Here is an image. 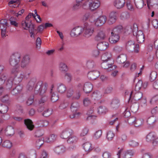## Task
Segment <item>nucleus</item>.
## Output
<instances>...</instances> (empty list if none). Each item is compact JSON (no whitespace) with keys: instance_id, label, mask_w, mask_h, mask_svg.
I'll return each instance as SVG.
<instances>
[{"instance_id":"20e7f679","label":"nucleus","mask_w":158,"mask_h":158,"mask_svg":"<svg viewBox=\"0 0 158 158\" xmlns=\"http://www.w3.org/2000/svg\"><path fill=\"white\" fill-rule=\"evenodd\" d=\"M133 34L134 36H136L137 41L139 43H142L144 41V35L142 31H138L137 24H134L133 27Z\"/></svg>"},{"instance_id":"bf43d9fd","label":"nucleus","mask_w":158,"mask_h":158,"mask_svg":"<svg viewBox=\"0 0 158 158\" xmlns=\"http://www.w3.org/2000/svg\"><path fill=\"white\" fill-rule=\"evenodd\" d=\"M142 87V81L141 80H139L136 85L135 90H139Z\"/></svg>"},{"instance_id":"a878e982","label":"nucleus","mask_w":158,"mask_h":158,"mask_svg":"<svg viewBox=\"0 0 158 158\" xmlns=\"http://www.w3.org/2000/svg\"><path fill=\"white\" fill-rule=\"evenodd\" d=\"M106 37L105 32L102 30H100L95 37L96 40L99 41L104 40Z\"/></svg>"},{"instance_id":"69168bd1","label":"nucleus","mask_w":158,"mask_h":158,"mask_svg":"<svg viewBox=\"0 0 158 158\" xmlns=\"http://www.w3.org/2000/svg\"><path fill=\"white\" fill-rule=\"evenodd\" d=\"M102 132L101 130H99L96 132L95 133L94 138L96 139H98L100 138L102 135Z\"/></svg>"},{"instance_id":"37998d69","label":"nucleus","mask_w":158,"mask_h":158,"mask_svg":"<svg viewBox=\"0 0 158 158\" xmlns=\"http://www.w3.org/2000/svg\"><path fill=\"white\" fill-rule=\"evenodd\" d=\"M20 3V2L19 1L12 0L9 2L8 5L10 6H12L14 8H17L19 6Z\"/></svg>"},{"instance_id":"4be33fe9","label":"nucleus","mask_w":158,"mask_h":158,"mask_svg":"<svg viewBox=\"0 0 158 158\" xmlns=\"http://www.w3.org/2000/svg\"><path fill=\"white\" fill-rule=\"evenodd\" d=\"M24 123L26 126L27 128L30 131L32 130L34 127V126L31 120L29 119H27L24 120Z\"/></svg>"},{"instance_id":"f704fd0d","label":"nucleus","mask_w":158,"mask_h":158,"mask_svg":"<svg viewBox=\"0 0 158 158\" xmlns=\"http://www.w3.org/2000/svg\"><path fill=\"white\" fill-rule=\"evenodd\" d=\"M59 69L61 72H67L68 68L66 64L63 62H60L59 65Z\"/></svg>"},{"instance_id":"79ce46f5","label":"nucleus","mask_w":158,"mask_h":158,"mask_svg":"<svg viewBox=\"0 0 158 158\" xmlns=\"http://www.w3.org/2000/svg\"><path fill=\"white\" fill-rule=\"evenodd\" d=\"M144 123V120L142 118H139L136 119L134 124V126L135 127H139L142 125Z\"/></svg>"},{"instance_id":"de8ad7c7","label":"nucleus","mask_w":158,"mask_h":158,"mask_svg":"<svg viewBox=\"0 0 158 158\" xmlns=\"http://www.w3.org/2000/svg\"><path fill=\"white\" fill-rule=\"evenodd\" d=\"M157 76V73L154 71H152L151 72L149 79L151 81H154L156 78Z\"/></svg>"},{"instance_id":"052dcab7","label":"nucleus","mask_w":158,"mask_h":158,"mask_svg":"<svg viewBox=\"0 0 158 158\" xmlns=\"http://www.w3.org/2000/svg\"><path fill=\"white\" fill-rule=\"evenodd\" d=\"M134 24H133L132 26H127L125 28V32H127L128 34H130L132 32H133V27Z\"/></svg>"},{"instance_id":"9d476101","label":"nucleus","mask_w":158,"mask_h":158,"mask_svg":"<svg viewBox=\"0 0 158 158\" xmlns=\"http://www.w3.org/2000/svg\"><path fill=\"white\" fill-rule=\"evenodd\" d=\"M83 32V28L81 27H77L72 29L70 35L73 37H76L81 35Z\"/></svg>"},{"instance_id":"aec40b11","label":"nucleus","mask_w":158,"mask_h":158,"mask_svg":"<svg viewBox=\"0 0 158 158\" xmlns=\"http://www.w3.org/2000/svg\"><path fill=\"white\" fill-rule=\"evenodd\" d=\"M119 39V36L118 34H114L111 32V35L109 38V42L111 44H115L118 42Z\"/></svg>"},{"instance_id":"cd10ccee","label":"nucleus","mask_w":158,"mask_h":158,"mask_svg":"<svg viewBox=\"0 0 158 158\" xmlns=\"http://www.w3.org/2000/svg\"><path fill=\"white\" fill-rule=\"evenodd\" d=\"M156 137V133L153 132H150L146 136V141L148 142H151L153 141L155 138Z\"/></svg>"},{"instance_id":"680f3d73","label":"nucleus","mask_w":158,"mask_h":158,"mask_svg":"<svg viewBox=\"0 0 158 158\" xmlns=\"http://www.w3.org/2000/svg\"><path fill=\"white\" fill-rule=\"evenodd\" d=\"M64 78L66 79L68 82H70L72 79V76L71 74L69 73H65L64 76Z\"/></svg>"},{"instance_id":"39448f33","label":"nucleus","mask_w":158,"mask_h":158,"mask_svg":"<svg viewBox=\"0 0 158 158\" xmlns=\"http://www.w3.org/2000/svg\"><path fill=\"white\" fill-rule=\"evenodd\" d=\"M82 28L84 36L86 38H89L91 36L94 30V27L87 23H84Z\"/></svg>"},{"instance_id":"603ef678","label":"nucleus","mask_w":158,"mask_h":158,"mask_svg":"<svg viewBox=\"0 0 158 158\" xmlns=\"http://www.w3.org/2000/svg\"><path fill=\"white\" fill-rule=\"evenodd\" d=\"M90 1H91V0H87L83 3L82 5V8L85 9H90L89 3Z\"/></svg>"},{"instance_id":"7c9ffc66","label":"nucleus","mask_w":158,"mask_h":158,"mask_svg":"<svg viewBox=\"0 0 158 158\" xmlns=\"http://www.w3.org/2000/svg\"><path fill=\"white\" fill-rule=\"evenodd\" d=\"M31 23L30 20H24L22 21V27L24 30H27Z\"/></svg>"},{"instance_id":"e2e57ef3","label":"nucleus","mask_w":158,"mask_h":158,"mask_svg":"<svg viewBox=\"0 0 158 158\" xmlns=\"http://www.w3.org/2000/svg\"><path fill=\"white\" fill-rule=\"evenodd\" d=\"M34 96L33 95L31 96L27 99L26 102V104L28 106H30L33 103Z\"/></svg>"},{"instance_id":"a19ab883","label":"nucleus","mask_w":158,"mask_h":158,"mask_svg":"<svg viewBox=\"0 0 158 158\" xmlns=\"http://www.w3.org/2000/svg\"><path fill=\"white\" fill-rule=\"evenodd\" d=\"M8 110V107L5 104H0V113L5 114L7 113Z\"/></svg>"},{"instance_id":"4468645a","label":"nucleus","mask_w":158,"mask_h":158,"mask_svg":"<svg viewBox=\"0 0 158 158\" xmlns=\"http://www.w3.org/2000/svg\"><path fill=\"white\" fill-rule=\"evenodd\" d=\"M109 105L112 108L117 109L120 106L119 100L117 98H114L110 101Z\"/></svg>"},{"instance_id":"1a4fd4ad","label":"nucleus","mask_w":158,"mask_h":158,"mask_svg":"<svg viewBox=\"0 0 158 158\" xmlns=\"http://www.w3.org/2000/svg\"><path fill=\"white\" fill-rule=\"evenodd\" d=\"M118 14L117 12L113 11L111 12L109 15L108 23L109 24H112L115 23L117 20Z\"/></svg>"},{"instance_id":"864d4df0","label":"nucleus","mask_w":158,"mask_h":158,"mask_svg":"<svg viewBox=\"0 0 158 158\" xmlns=\"http://www.w3.org/2000/svg\"><path fill=\"white\" fill-rule=\"evenodd\" d=\"M81 96V94L80 90H78L76 91L75 93L72 97V99L73 100H78L79 99Z\"/></svg>"},{"instance_id":"6e6552de","label":"nucleus","mask_w":158,"mask_h":158,"mask_svg":"<svg viewBox=\"0 0 158 158\" xmlns=\"http://www.w3.org/2000/svg\"><path fill=\"white\" fill-rule=\"evenodd\" d=\"M14 134V129L11 126L8 127L6 128H2L0 131V135H5L9 136L12 135Z\"/></svg>"},{"instance_id":"49530a36","label":"nucleus","mask_w":158,"mask_h":158,"mask_svg":"<svg viewBox=\"0 0 158 158\" xmlns=\"http://www.w3.org/2000/svg\"><path fill=\"white\" fill-rule=\"evenodd\" d=\"M43 143L44 141L42 139H36L35 143L36 147L37 149H39Z\"/></svg>"},{"instance_id":"ddd939ff","label":"nucleus","mask_w":158,"mask_h":158,"mask_svg":"<svg viewBox=\"0 0 158 158\" xmlns=\"http://www.w3.org/2000/svg\"><path fill=\"white\" fill-rule=\"evenodd\" d=\"M73 133V131L69 128H66L60 134V137L64 139L69 138Z\"/></svg>"},{"instance_id":"473e14b6","label":"nucleus","mask_w":158,"mask_h":158,"mask_svg":"<svg viewBox=\"0 0 158 158\" xmlns=\"http://www.w3.org/2000/svg\"><path fill=\"white\" fill-rule=\"evenodd\" d=\"M78 140V138L73 134L68 138L67 141L68 143L73 144L76 143Z\"/></svg>"},{"instance_id":"3c124183","label":"nucleus","mask_w":158,"mask_h":158,"mask_svg":"<svg viewBox=\"0 0 158 158\" xmlns=\"http://www.w3.org/2000/svg\"><path fill=\"white\" fill-rule=\"evenodd\" d=\"M130 17L129 14L127 12H123L120 15V19L122 20H125L128 18Z\"/></svg>"},{"instance_id":"2eb2a0df","label":"nucleus","mask_w":158,"mask_h":158,"mask_svg":"<svg viewBox=\"0 0 158 158\" xmlns=\"http://www.w3.org/2000/svg\"><path fill=\"white\" fill-rule=\"evenodd\" d=\"M113 63V60L111 61H103L101 64V66L102 68L107 69L108 71L111 70L112 69V64Z\"/></svg>"},{"instance_id":"4d7b16f0","label":"nucleus","mask_w":158,"mask_h":158,"mask_svg":"<svg viewBox=\"0 0 158 158\" xmlns=\"http://www.w3.org/2000/svg\"><path fill=\"white\" fill-rule=\"evenodd\" d=\"M76 3L73 5V9L74 10H77L79 9L81 7V3L80 2H78L77 0L76 1Z\"/></svg>"},{"instance_id":"c85d7f7f","label":"nucleus","mask_w":158,"mask_h":158,"mask_svg":"<svg viewBox=\"0 0 158 158\" xmlns=\"http://www.w3.org/2000/svg\"><path fill=\"white\" fill-rule=\"evenodd\" d=\"M28 30H29V31L30 35V37L34 39L37 34L36 33V30L35 29L34 25L31 24L29 27Z\"/></svg>"},{"instance_id":"6e6d98bb","label":"nucleus","mask_w":158,"mask_h":158,"mask_svg":"<svg viewBox=\"0 0 158 158\" xmlns=\"http://www.w3.org/2000/svg\"><path fill=\"white\" fill-rule=\"evenodd\" d=\"M52 110L51 109H47L45 110L43 113V115L45 117H48L52 114Z\"/></svg>"},{"instance_id":"338daca9","label":"nucleus","mask_w":158,"mask_h":158,"mask_svg":"<svg viewBox=\"0 0 158 158\" xmlns=\"http://www.w3.org/2000/svg\"><path fill=\"white\" fill-rule=\"evenodd\" d=\"M42 43L41 40L39 37H37L36 41V48L40 49V48Z\"/></svg>"},{"instance_id":"f03ea898","label":"nucleus","mask_w":158,"mask_h":158,"mask_svg":"<svg viewBox=\"0 0 158 158\" xmlns=\"http://www.w3.org/2000/svg\"><path fill=\"white\" fill-rule=\"evenodd\" d=\"M48 83L45 82L43 83L41 81H39L36 84L35 87V90L38 91L42 97L39 100L40 104H43L46 102L48 99V96L47 94Z\"/></svg>"},{"instance_id":"f257e3e1","label":"nucleus","mask_w":158,"mask_h":158,"mask_svg":"<svg viewBox=\"0 0 158 158\" xmlns=\"http://www.w3.org/2000/svg\"><path fill=\"white\" fill-rule=\"evenodd\" d=\"M21 56L19 53H14L11 56L9 60L10 64L14 66L11 72L15 76L14 80L16 83H19L23 79L28 78L31 74V72L28 70L20 72L18 64L20 61Z\"/></svg>"},{"instance_id":"4c0bfd02","label":"nucleus","mask_w":158,"mask_h":158,"mask_svg":"<svg viewBox=\"0 0 158 158\" xmlns=\"http://www.w3.org/2000/svg\"><path fill=\"white\" fill-rule=\"evenodd\" d=\"M83 147L85 150L87 152L90 151L93 149L91 143L89 142L84 143L83 144Z\"/></svg>"},{"instance_id":"e433bc0d","label":"nucleus","mask_w":158,"mask_h":158,"mask_svg":"<svg viewBox=\"0 0 158 158\" xmlns=\"http://www.w3.org/2000/svg\"><path fill=\"white\" fill-rule=\"evenodd\" d=\"M66 90V87L65 85L63 84H60L58 85L57 90L60 94L64 93Z\"/></svg>"},{"instance_id":"412c9836","label":"nucleus","mask_w":158,"mask_h":158,"mask_svg":"<svg viewBox=\"0 0 158 158\" xmlns=\"http://www.w3.org/2000/svg\"><path fill=\"white\" fill-rule=\"evenodd\" d=\"M93 88V85L90 82H86L84 85L83 90L85 93H89Z\"/></svg>"},{"instance_id":"bb28decb","label":"nucleus","mask_w":158,"mask_h":158,"mask_svg":"<svg viewBox=\"0 0 158 158\" xmlns=\"http://www.w3.org/2000/svg\"><path fill=\"white\" fill-rule=\"evenodd\" d=\"M125 3V0H115L114 2V6L118 9L123 7Z\"/></svg>"},{"instance_id":"dca6fc26","label":"nucleus","mask_w":158,"mask_h":158,"mask_svg":"<svg viewBox=\"0 0 158 158\" xmlns=\"http://www.w3.org/2000/svg\"><path fill=\"white\" fill-rule=\"evenodd\" d=\"M99 71L97 70L92 71L89 72L88 74V78L91 80L96 79L100 76Z\"/></svg>"},{"instance_id":"13d9d810","label":"nucleus","mask_w":158,"mask_h":158,"mask_svg":"<svg viewBox=\"0 0 158 158\" xmlns=\"http://www.w3.org/2000/svg\"><path fill=\"white\" fill-rule=\"evenodd\" d=\"M158 101V94L153 96L150 101V103L151 104H154Z\"/></svg>"},{"instance_id":"6ab92c4d","label":"nucleus","mask_w":158,"mask_h":158,"mask_svg":"<svg viewBox=\"0 0 158 158\" xmlns=\"http://www.w3.org/2000/svg\"><path fill=\"white\" fill-rule=\"evenodd\" d=\"M30 62V58L29 55H25L23 56L22 60L21 66L24 68L27 66Z\"/></svg>"},{"instance_id":"09e8293b","label":"nucleus","mask_w":158,"mask_h":158,"mask_svg":"<svg viewBox=\"0 0 158 158\" xmlns=\"http://www.w3.org/2000/svg\"><path fill=\"white\" fill-rule=\"evenodd\" d=\"M126 5L128 9L131 11H134V8L133 6L132 2L130 0H128L127 2Z\"/></svg>"},{"instance_id":"774afa93","label":"nucleus","mask_w":158,"mask_h":158,"mask_svg":"<svg viewBox=\"0 0 158 158\" xmlns=\"http://www.w3.org/2000/svg\"><path fill=\"white\" fill-rule=\"evenodd\" d=\"M136 118L134 117H131L129 118L127 120L128 123L130 124L133 125L134 126Z\"/></svg>"},{"instance_id":"b1692460","label":"nucleus","mask_w":158,"mask_h":158,"mask_svg":"<svg viewBox=\"0 0 158 158\" xmlns=\"http://www.w3.org/2000/svg\"><path fill=\"white\" fill-rule=\"evenodd\" d=\"M112 55L110 52H106L103 54L101 57V59L103 61L113 60H111Z\"/></svg>"},{"instance_id":"a18cd8bd","label":"nucleus","mask_w":158,"mask_h":158,"mask_svg":"<svg viewBox=\"0 0 158 158\" xmlns=\"http://www.w3.org/2000/svg\"><path fill=\"white\" fill-rule=\"evenodd\" d=\"M8 23L6 19H2L0 21V27L7 28Z\"/></svg>"},{"instance_id":"9b49d317","label":"nucleus","mask_w":158,"mask_h":158,"mask_svg":"<svg viewBox=\"0 0 158 158\" xmlns=\"http://www.w3.org/2000/svg\"><path fill=\"white\" fill-rule=\"evenodd\" d=\"M126 47L129 50L133 48L135 53H137L139 52V45L138 44H135L134 42L132 40L128 42L126 44Z\"/></svg>"},{"instance_id":"c756f323","label":"nucleus","mask_w":158,"mask_h":158,"mask_svg":"<svg viewBox=\"0 0 158 158\" xmlns=\"http://www.w3.org/2000/svg\"><path fill=\"white\" fill-rule=\"evenodd\" d=\"M127 60V56L126 55L122 54L118 56L116 59L117 62L119 64L124 63Z\"/></svg>"},{"instance_id":"a211bd4d","label":"nucleus","mask_w":158,"mask_h":158,"mask_svg":"<svg viewBox=\"0 0 158 158\" xmlns=\"http://www.w3.org/2000/svg\"><path fill=\"white\" fill-rule=\"evenodd\" d=\"M134 93L133 91H131L130 94V97L129 99L128 102L131 100V98H132L135 100L138 101L143 96L142 93L140 92H138L135 93L133 97V94Z\"/></svg>"},{"instance_id":"393cba45","label":"nucleus","mask_w":158,"mask_h":158,"mask_svg":"<svg viewBox=\"0 0 158 158\" xmlns=\"http://www.w3.org/2000/svg\"><path fill=\"white\" fill-rule=\"evenodd\" d=\"M109 46V44L106 42H102L98 43L97 45L98 49L101 51L106 49Z\"/></svg>"},{"instance_id":"2f4dec72","label":"nucleus","mask_w":158,"mask_h":158,"mask_svg":"<svg viewBox=\"0 0 158 158\" xmlns=\"http://www.w3.org/2000/svg\"><path fill=\"white\" fill-rule=\"evenodd\" d=\"M57 136L54 134H52L44 139V141L48 143H52L55 141L57 139Z\"/></svg>"},{"instance_id":"8fccbe9b","label":"nucleus","mask_w":158,"mask_h":158,"mask_svg":"<svg viewBox=\"0 0 158 158\" xmlns=\"http://www.w3.org/2000/svg\"><path fill=\"white\" fill-rule=\"evenodd\" d=\"M107 110L106 107L104 106H100L98 110V112L99 114L105 113Z\"/></svg>"},{"instance_id":"ea45409f","label":"nucleus","mask_w":158,"mask_h":158,"mask_svg":"<svg viewBox=\"0 0 158 158\" xmlns=\"http://www.w3.org/2000/svg\"><path fill=\"white\" fill-rule=\"evenodd\" d=\"M157 120V118L156 117L152 116L149 117L147 121V123L151 125H153L156 123Z\"/></svg>"},{"instance_id":"0e129e2a","label":"nucleus","mask_w":158,"mask_h":158,"mask_svg":"<svg viewBox=\"0 0 158 158\" xmlns=\"http://www.w3.org/2000/svg\"><path fill=\"white\" fill-rule=\"evenodd\" d=\"M59 98V96L57 94L55 93L52 94L51 96V101L52 102H55L57 101Z\"/></svg>"},{"instance_id":"58836bf2","label":"nucleus","mask_w":158,"mask_h":158,"mask_svg":"<svg viewBox=\"0 0 158 158\" xmlns=\"http://www.w3.org/2000/svg\"><path fill=\"white\" fill-rule=\"evenodd\" d=\"M123 30V27L121 25H118L114 28L111 32L119 35V34Z\"/></svg>"},{"instance_id":"72a5a7b5","label":"nucleus","mask_w":158,"mask_h":158,"mask_svg":"<svg viewBox=\"0 0 158 158\" xmlns=\"http://www.w3.org/2000/svg\"><path fill=\"white\" fill-rule=\"evenodd\" d=\"M133 151L131 150H127L125 151L123 154V158H131V156L133 155Z\"/></svg>"},{"instance_id":"f8f14e48","label":"nucleus","mask_w":158,"mask_h":158,"mask_svg":"<svg viewBox=\"0 0 158 158\" xmlns=\"http://www.w3.org/2000/svg\"><path fill=\"white\" fill-rule=\"evenodd\" d=\"M36 79H31L28 83L26 86V89L30 91H35V87L37 84H36Z\"/></svg>"},{"instance_id":"f3484780","label":"nucleus","mask_w":158,"mask_h":158,"mask_svg":"<svg viewBox=\"0 0 158 158\" xmlns=\"http://www.w3.org/2000/svg\"><path fill=\"white\" fill-rule=\"evenodd\" d=\"M100 5V3L98 0H94L89 2V5L90 9L92 11H94L99 7Z\"/></svg>"},{"instance_id":"0eeeda50","label":"nucleus","mask_w":158,"mask_h":158,"mask_svg":"<svg viewBox=\"0 0 158 158\" xmlns=\"http://www.w3.org/2000/svg\"><path fill=\"white\" fill-rule=\"evenodd\" d=\"M107 20V18L106 15L100 16L94 20V25L97 27H101L105 23Z\"/></svg>"},{"instance_id":"5fc2aeb1","label":"nucleus","mask_w":158,"mask_h":158,"mask_svg":"<svg viewBox=\"0 0 158 158\" xmlns=\"http://www.w3.org/2000/svg\"><path fill=\"white\" fill-rule=\"evenodd\" d=\"M114 136V133L112 131H110L107 133L106 137L109 140H111Z\"/></svg>"},{"instance_id":"c9c22d12","label":"nucleus","mask_w":158,"mask_h":158,"mask_svg":"<svg viewBox=\"0 0 158 158\" xmlns=\"http://www.w3.org/2000/svg\"><path fill=\"white\" fill-rule=\"evenodd\" d=\"M135 6L137 8L141 9L142 8L144 4L143 0H134ZM146 4H145V5Z\"/></svg>"},{"instance_id":"423d86ee","label":"nucleus","mask_w":158,"mask_h":158,"mask_svg":"<svg viewBox=\"0 0 158 158\" xmlns=\"http://www.w3.org/2000/svg\"><path fill=\"white\" fill-rule=\"evenodd\" d=\"M79 107V104L77 102H74L72 103L70 109L71 111L73 112V114L70 115V118H78L79 116L81 113L77 112Z\"/></svg>"},{"instance_id":"c03bdc74","label":"nucleus","mask_w":158,"mask_h":158,"mask_svg":"<svg viewBox=\"0 0 158 158\" xmlns=\"http://www.w3.org/2000/svg\"><path fill=\"white\" fill-rule=\"evenodd\" d=\"M2 146L3 147L10 148L12 147V143L9 140H6L3 142Z\"/></svg>"},{"instance_id":"7ed1b4c3","label":"nucleus","mask_w":158,"mask_h":158,"mask_svg":"<svg viewBox=\"0 0 158 158\" xmlns=\"http://www.w3.org/2000/svg\"><path fill=\"white\" fill-rule=\"evenodd\" d=\"M8 75L6 73H4L0 74V85L4 84L6 82V88L7 89H10L14 84H16L19 83H16L14 80V78L12 77H10L7 80Z\"/></svg>"},{"instance_id":"5701e85b","label":"nucleus","mask_w":158,"mask_h":158,"mask_svg":"<svg viewBox=\"0 0 158 158\" xmlns=\"http://www.w3.org/2000/svg\"><path fill=\"white\" fill-rule=\"evenodd\" d=\"M65 147L63 145L58 146L53 148L54 152L57 155L63 153L65 152Z\"/></svg>"}]
</instances>
